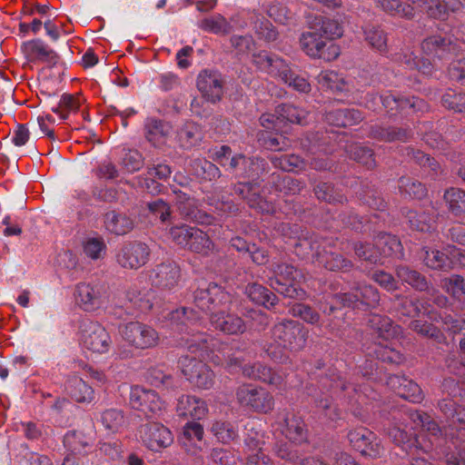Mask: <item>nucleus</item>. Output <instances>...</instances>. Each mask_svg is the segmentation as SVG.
<instances>
[{
    "instance_id": "6ab92c4d",
    "label": "nucleus",
    "mask_w": 465,
    "mask_h": 465,
    "mask_svg": "<svg viewBox=\"0 0 465 465\" xmlns=\"http://www.w3.org/2000/svg\"><path fill=\"white\" fill-rule=\"evenodd\" d=\"M104 226L108 232L115 235H124L134 226V220L124 213L110 211L104 214Z\"/></svg>"
},
{
    "instance_id": "4be33fe9",
    "label": "nucleus",
    "mask_w": 465,
    "mask_h": 465,
    "mask_svg": "<svg viewBox=\"0 0 465 465\" xmlns=\"http://www.w3.org/2000/svg\"><path fill=\"white\" fill-rule=\"evenodd\" d=\"M420 258L431 269H448L452 264L450 255L446 248L441 252L438 249L425 247L420 252Z\"/></svg>"
},
{
    "instance_id": "c9c22d12",
    "label": "nucleus",
    "mask_w": 465,
    "mask_h": 465,
    "mask_svg": "<svg viewBox=\"0 0 465 465\" xmlns=\"http://www.w3.org/2000/svg\"><path fill=\"white\" fill-rule=\"evenodd\" d=\"M314 194L318 200L329 203H342L346 199L343 194L337 191L331 183H320L314 189Z\"/></svg>"
},
{
    "instance_id": "79ce46f5",
    "label": "nucleus",
    "mask_w": 465,
    "mask_h": 465,
    "mask_svg": "<svg viewBox=\"0 0 465 465\" xmlns=\"http://www.w3.org/2000/svg\"><path fill=\"white\" fill-rule=\"evenodd\" d=\"M200 27L206 32L216 35L228 34L232 29L231 25L221 15H216L203 20L200 24Z\"/></svg>"
},
{
    "instance_id": "0e129e2a",
    "label": "nucleus",
    "mask_w": 465,
    "mask_h": 465,
    "mask_svg": "<svg viewBox=\"0 0 465 465\" xmlns=\"http://www.w3.org/2000/svg\"><path fill=\"white\" fill-rule=\"evenodd\" d=\"M364 456H369L372 459L380 458L384 453V448L380 439L373 433L372 440H369L364 447V450L360 451Z\"/></svg>"
},
{
    "instance_id": "338daca9",
    "label": "nucleus",
    "mask_w": 465,
    "mask_h": 465,
    "mask_svg": "<svg viewBox=\"0 0 465 465\" xmlns=\"http://www.w3.org/2000/svg\"><path fill=\"white\" fill-rule=\"evenodd\" d=\"M413 422L412 429L426 428L428 430H435L437 429L436 423L429 420V417L423 416L418 411H411L409 410V421Z\"/></svg>"
},
{
    "instance_id": "a19ab883",
    "label": "nucleus",
    "mask_w": 465,
    "mask_h": 465,
    "mask_svg": "<svg viewBox=\"0 0 465 465\" xmlns=\"http://www.w3.org/2000/svg\"><path fill=\"white\" fill-rule=\"evenodd\" d=\"M270 160L274 167L284 172H293L303 168L302 159L296 154H285L282 156H271Z\"/></svg>"
},
{
    "instance_id": "a211bd4d",
    "label": "nucleus",
    "mask_w": 465,
    "mask_h": 465,
    "mask_svg": "<svg viewBox=\"0 0 465 465\" xmlns=\"http://www.w3.org/2000/svg\"><path fill=\"white\" fill-rule=\"evenodd\" d=\"M176 411L182 417L202 420L206 416L208 410L203 400L194 396L183 395L178 400Z\"/></svg>"
},
{
    "instance_id": "72a5a7b5",
    "label": "nucleus",
    "mask_w": 465,
    "mask_h": 465,
    "mask_svg": "<svg viewBox=\"0 0 465 465\" xmlns=\"http://www.w3.org/2000/svg\"><path fill=\"white\" fill-rule=\"evenodd\" d=\"M25 52L31 59L51 61L56 57L55 53L41 40L26 43Z\"/></svg>"
},
{
    "instance_id": "412c9836",
    "label": "nucleus",
    "mask_w": 465,
    "mask_h": 465,
    "mask_svg": "<svg viewBox=\"0 0 465 465\" xmlns=\"http://www.w3.org/2000/svg\"><path fill=\"white\" fill-rule=\"evenodd\" d=\"M242 373L245 377L259 380L272 385H279L282 382V377L279 374L262 363L245 365L242 369Z\"/></svg>"
},
{
    "instance_id": "de8ad7c7",
    "label": "nucleus",
    "mask_w": 465,
    "mask_h": 465,
    "mask_svg": "<svg viewBox=\"0 0 465 465\" xmlns=\"http://www.w3.org/2000/svg\"><path fill=\"white\" fill-rule=\"evenodd\" d=\"M291 313L294 317H299L302 321L310 324H318L321 315L311 306L304 303H295L291 308Z\"/></svg>"
},
{
    "instance_id": "a18cd8bd",
    "label": "nucleus",
    "mask_w": 465,
    "mask_h": 465,
    "mask_svg": "<svg viewBox=\"0 0 465 465\" xmlns=\"http://www.w3.org/2000/svg\"><path fill=\"white\" fill-rule=\"evenodd\" d=\"M215 437L223 443H229L234 440L238 436L235 427L226 421H216L212 428Z\"/></svg>"
},
{
    "instance_id": "aec40b11",
    "label": "nucleus",
    "mask_w": 465,
    "mask_h": 465,
    "mask_svg": "<svg viewBox=\"0 0 465 465\" xmlns=\"http://www.w3.org/2000/svg\"><path fill=\"white\" fill-rule=\"evenodd\" d=\"M284 424L282 431L291 441L300 444L307 440V429L301 417L287 413L284 418Z\"/></svg>"
},
{
    "instance_id": "5701e85b",
    "label": "nucleus",
    "mask_w": 465,
    "mask_h": 465,
    "mask_svg": "<svg viewBox=\"0 0 465 465\" xmlns=\"http://www.w3.org/2000/svg\"><path fill=\"white\" fill-rule=\"evenodd\" d=\"M248 297L255 303L262 304L271 310L278 303V297L264 286L258 283H252L246 287Z\"/></svg>"
},
{
    "instance_id": "864d4df0",
    "label": "nucleus",
    "mask_w": 465,
    "mask_h": 465,
    "mask_svg": "<svg viewBox=\"0 0 465 465\" xmlns=\"http://www.w3.org/2000/svg\"><path fill=\"white\" fill-rule=\"evenodd\" d=\"M356 292L360 297V305L375 307L380 301L377 290L371 285H360L356 287Z\"/></svg>"
},
{
    "instance_id": "6e6d98bb",
    "label": "nucleus",
    "mask_w": 465,
    "mask_h": 465,
    "mask_svg": "<svg viewBox=\"0 0 465 465\" xmlns=\"http://www.w3.org/2000/svg\"><path fill=\"white\" fill-rule=\"evenodd\" d=\"M267 73L272 76L280 78L282 82L288 81L291 70L288 64L281 58L273 56Z\"/></svg>"
},
{
    "instance_id": "49530a36",
    "label": "nucleus",
    "mask_w": 465,
    "mask_h": 465,
    "mask_svg": "<svg viewBox=\"0 0 465 465\" xmlns=\"http://www.w3.org/2000/svg\"><path fill=\"white\" fill-rule=\"evenodd\" d=\"M348 439L351 446L358 451L364 450L369 440H372L373 432L367 428L360 427L351 430L348 433Z\"/></svg>"
},
{
    "instance_id": "2f4dec72",
    "label": "nucleus",
    "mask_w": 465,
    "mask_h": 465,
    "mask_svg": "<svg viewBox=\"0 0 465 465\" xmlns=\"http://www.w3.org/2000/svg\"><path fill=\"white\" fill-rule=\"evenodd\" d=\"M179 140L184 148H191L202 140V133L198 124L193 121H186L183 127L179 131Z\"/></svg>"
},
{
    "instance_id": "e433bc0d",
    "label": "nucleus",
    "mask_w": 465,
    "mask_h": 465,
    "mask_svg": "<svg viewBox=\"0 0 465 465\" xmlns=\"http://www.w3.org/2000/svg\"><path fill=\"white\" fill-rule=\"evenodd\" d=\"M444 200L450 211L460 215L465 213V192L458 188H450L444 193Z\"/></svg>"
},
{
    "instance_id": "3c124183",
    "label": "nucleus",
    "mask_w": 465,
    "mask_h": 465,
    "mask_svg": "<svg viewBox=\"0 0 465 465\" xmlns=\"http://www.w3.org/2000/svg\"><path fill=\"white\" fill-rule=\"evenodd\" d=\"M354 251L355 254L360 259L371 263H377L381 261L380 252L377 248L376 242L374 244L358 242L354 245Z\"/></svg>"
},
{
    "instance_id": "8fccbe9b",
    "label": "nucleus",
    "mask_w": 465,
    "mask_h": 465,
    "mask_svg": "<svg viewBox=\"0 0 465 465\" xmlns=\"http://www.w3.org/2000/svg\"><path fill=\"white\" fill-rule=\"evenodd\" d=\"M421 47L429 54L438 53L439 51H448L450 53L455 50V45L450 40L447 41L440 36L427 38L422 42Z\"/></svg>"
},
{
    "instance_id": "680f3d73",
    "label": "nucleus",
    "mask_w": 465,
    "mask_h": 465,
    "mask_svg": "<svg viewBox=\"0 0 465 465\" xmlns=\"http://www.w3.org/2000/svg\"><path fill=\"white\" fill-rule=\"evenodd\" d=\"M65 442L74 448V450H78L79 447L84 448L90 444L92 441V438L84 434L82 431H72L68 432L64 438Z\"/></svg>"
},
{
    "instance_id": "b1692460",
    "label": "nucleus",
    "mask_w": 465,
    "mask_h": 465,
    "mask_svg": "<svg viewBox=\"0 0 465 465\" xmlns=\"http://www.w3.org/2000/svg\"><path fill=\"white\" fill-rule=\"evenodd\" d=\"M191 252L207 256L214 248V244L203 231L195 228L186 247Z\"/></svg>"
},
{
    "instance_id": "603ef678",
    "label": "nucleus",
    "mask_w": 465,
    "mask_h": 465,
    "mask_svg": "<svg viewBox=\"0 0 465 465\" xmlns=\"http://www.w3.org/2000/svg\"><path fill=\"white\" fill-rule=\"evenodd\" d=\"M256 163L253 160L246 158L243 154H236L231 158L230 161V168L232 171H236L238 168L242 169V172L240 173L242 177H253L252 167Z\"/></svg>"
},
{
    "instance_id": "bb28decb",
    "label": "nucleus",
    "mask_w": 465,
    "mask_h": 465,
    "mask_svg": "<svg viewBox=\"0 0 465 465\" xmlns=\"http://www.w3.org/2000/svg\"><path fill=\"white\" fill-rule=\"evenodd\" d=\"M55 114H86V105L84 103V98L80 95L64 94L59 102V110H54Z\"/></svg>"
},
{
    "instance_id": "dca6fc26",
    "label": "nucleus",
    "mask_w": 465,
    "mask_h": 465,
    "mask_svg": "<svg viewBox=\"0 0 465 465\" xmlns=\"http://www.w3.org/2000/svg\"><path fill=\"white\" fill-rule=\"evenodd\" d=\"M210 323L216 330L227 335H239L246 331L245 322L235 313L223 311L212 312Z\"/></svg>"
},
{
    "instance_id": "4c0bfd02",
    "label": "nucleus",
    "mask_w": 465,
    "mask_h": 465,
    "mask_svg": "<svg viewBox=\"0 0 465 465\" xmlns=\"http://www.w3.org/2000/svg\"><path fill=\"white\" fill-rule=\"evenodd\" d=\"M192 166L195 174L204 180L213 181L222 175L220 169L214 163L204 159L193 160Z\"/></svg>"
},
{
    "instance_id": "c85d7f7f",
    "label": "nucleus",
    "mask_w": 465,
    "mask_h": 465,
    "mask_svg": "<svg viewBox=\"0 0 465 465\" xmlns=\"http://www.w3.org/2000/svg\"><path fill=\"white\" fill-rule=\"evenodd\" d=\"M300 42L302 50L309 56L313 58H319V55H321V48L326 45V42L317 32L302 34Z\"/></svg>"
},
{
    "instance_id": "0eeeda50",
    "label": "nucleus",
    "mask_w": 465,
    "mask_h": 465,
    "mask_svg": "<svg viewBox=\"0 0 465 465\" xmlns=\"http://www.w3.org/2000/svg\"><path fill=\"white\" fill-rule=\"evenodd\" d=\"M122 335L128 344L141 350L153 348L159 341L157 331L151 326L139 322H131L124 325Z\"/></svg>"
},
{
    "instance_id": "9b49d317",
    "label": "nucleus",
    "mask_w": 465,
    "mask_h": 465,
    "mask_svg": "<svg viewBox=\"0 0 465 465\" xmlns=\"http://www.w3.org/2000/svg\"><path fill=\"white\" fill-rule=\"evenodd\" d=\"M139 434L144 445L153 451L167 448L173 441L171 430L160 422H147L141 425Z\"/></svg>"
},
{
    "instance_id": "4468645a",
    "label": "nucleus",
    "mask_w": 465,
    "mask_h": 465,
    "mask_svg": "<svg viewBox=\"0 0 465 465\" xmlns=\"http://www.w3.org/2000/svg\"><path fill=\"white\" fill-rule=\"evenodd\" d=\"M106 288L102 283H79L75 291L76 302L84 311L99 308L105 298Z\"/></svg>"
},
{
    "instance_id": "6e6552de",
    "label": "nucleus",
    "mask_w": 465,
    "mask_h": 465,
    "mask_svg": "<svg viewBox=\"0 0 465 465\" xmlns=\"http://www.w3.org/2000/svg\"><path fill=\"white\" fill-rule=\"evenodd\" d=\"M193 302L202 311H214L231 303V296L222 286L211 282L194 292Z\"/></svg>"
},
{
    "instance_id": "052dcab7",
    "label": "nucleus",
    "mask_w": 465,
    "mask_h": 465,
    "mask_svg": "<svg viewBox=\"0 0 465 465\" xmlns=\"http://www.w3.org/2000/svg\"><path fill=\"white\" fill-rule=\"evenodd\" d=\"M274 451L277 457L292 463L297 462L300 458L298 451L292 450L291 445L287 442L276 443Z\"/></svg>"
},
{
    "instance_id": "f8f14e48",
    "label": "nucleus",
    "mask_w": 465,
    "mask_h": 465,
    "mask_svg": "<svg viewBox=\"0 0 465 465\" xmlns=\"http://www.w3.org/2000/svg\"><path fill=\"white\" fill-rule=\"evenodd\" d=\"M130 404L133 409L142 411L147 417L156 415L163 409V402L154 391L139 386L132 388Z\"/></svg>"
},
{
    "instance_id": "393cba45",
    "label": "nucleus",
    "mask_w": 465,
    "mask_h": 465,
    "mask_svg": "<svg viewBox=\"0 0 465 465\" xmlns=\"http://www.w3.org/2000/svg\"><path fill=\"white\" fill-rule=\"evenodd\" d=\"M345 151L351 159L362 164L367 169L375 167L376 163L371 149L359 143H351L346 145Z\"/></svg>"
},
{
    "instance_id": "69168bd1",
    "label": "nucleus",
    "mask_w": 465,
    "mask_h": 465,
    "mask_svg": "<svg viewBox=\"0 0 465 465\" xmlns=\"http://www.w3.org/2000/svg\"><path fill=\"white\" fill-rule=\"evenodd\" d=\"M183 436L188 440H197L200 441L203 437V426L195 421L187 422L183 430Z\"/></svg>"
},
{
    "instance_id": "f257e3e1",
    "label": "nucleus",
    "mask_w": 465,
    "mask_h": 465,
    "mask_svg": "<svg viewBox=\"0 0 465 465\" xmlns=\"http://www.w3.org/2000/svg\"><path fill=\"white\" fill-rule=\"evenodd\" d=\"M176 317L181 321L179 330L184 332L186 337L185 346L193 353L199 352L203 358H210L217 364L237 365V359H232L228 353L229 345L220 340L201 332L197 327L202 322V316L192 308L183 307L175 312Z\"/></svg>"
},
{
    "instance_id": "58836bf2",
    "label": "nucleus",
    "mask_w": 465,
    "mask_h": 465,
    "mask_svg": "<svg viewBox=\"0 0 465 465\" xmlns=\"http://www.w3.org/2000/svg\"><path fill=\"white\" fill-rule=\"evenodd\" d=\"M171 125L163 119H153L150 124H147V140L153 145L160 143L159 138H163L168 135L171 132Z\"/></svg>"
},
{
    "instance_id": "f704fd0d",
    "label": "nucleus",
    "mask_w": 465,
    "mask_h": 465,
    "mask_svg": "<svg viewBox=\"0 0 465 465\" xmlns=\"http://www.w3.org/2000/svg\"><path fill=\"white\" fill-rule=\"evenodd\" d=\"M70 393L78 402L91 401L94 398V390L83 379L74 377L69 381Z\"/></svg>"
},
{
    "instance_id": "473e14b6",
    "label": "nucleus",
    "mask_w": 465,
    "mask_h": 465,
    "mask_svg": "<svg viewBox=\"0 0 465 465\" xmlns=\"http://www.w3.org/2000/svg\"><path fill=\"white\" fill-rule=\"evenodd\" d=\"M318 83L322 88L332 91H346V83L341 75L334 71H322L318 75Z\"/></svg>"
},
{
    "instance_id": "7ed1b4c3",
    "label": "nucleus",
    "mask_w": 465,
    "mask_h": 465,
    "mask_svg": "<svg viewBox=\"0 0 465 465\" xmlns=\"http://www.w3.org/2000/svg\"><path fill=\"white\" fill-rule=\"evenodd\" d=\"M273 276L269 279L270 286L280 294L291 299L302 300L305 292L299 287L300 272L288 263L272 264Z\"/></svg>"
},
{
    "instance_id": "f03ea898",
    "label": "nucleus",
    "mask_w": 465,
    "mask_h": 465,
    "mask_svg": "<svg viewBox=\"0 0 465 465\" xmlns=\"http://www.w3.org/2000/svg\"><path fill=\"white\" fill-rule=\"evenodd\" d=\"M272 338L283 349L300 351L306 346L309 330L298 321L283 319L272 328Z\"/></svg>"
},
{
    "instance_id": "9d476101",
    "label": "nucleus",
    "mask_w": 465,
    "mask_h": 465,
    "mask_svg": "<svg viewBox=\"0 0 465 465\" xmlns=\"http://www.w3.org/2000/svg\"><path fill=\"white\" fill-rule=\"evenodd\" d=\"M150 249L141 242H130L124 244L116 254L117 263L130 270H137L149 260Z\"/></svg>"
},
{
    "instance_id": "c756f323",
    "label": "nucleus",
    "mask_w": 465,
    "mask_h": 465,
    "mask_svg": "<svg viewBox=\"0 0 465 465\" xmlns=\"http://www.w3.org/2000/svg\"><path fill=\"white\" fill-rule=\"evenodd\" d=\"M368 325L378 335V337L385 340L394 334L392 322L387 316L371 314L368 318Z\"/></svg>"
},
{
    "instance_id": "2eb2a0df",
    "label": "nucleus",
    "mask_w": 465,
    "mask_h": 465,
    "mask_svg": "<svg viewBox=\"0 0 465 465\" xmlns=\"http://www.w3.org/2000/svg\"><path fill=\"white\" fill-rule=\"evenodd\" d=\"M196 84L203 97L211 103L220 101L223 94L222 76L216 71H202L197 76Z\"/></svg>"
},
{
    "instance_id": "f3484780",
    "label": "nucleus",
    "mask_w": 465,
    "mask_h": 465,
    "mask_svg": "<svg viewBox=\"0 0 465 465\" xmlns=\"http://www.w3.org/2000/svg\"><path fill=\"white\" fill-rule=\"evenodd\" d=\"M234 193L244 200L247 204L262 213H268L271 205L261 195V185L258 182L237 183L233 185Z\"/></svg>"
},
{
    "instance_id": "7c9ffc66",
    "label": "nucleus",
    "mask_w": 465,
    "mask_h": 465,
    "mask_svg": "<svg viewBox=\"0 0 465 465\" xmlns=\"http://www.w3.org/2000/svg\"><path fill=\"white\" fill-rule=\"evenodd\" d=\"M98 421L105 430L115 433L124 425V416L120 410L108 409L101 413Z\"/></svg>"
},
{
    "instance_id": "1a4fd4ad",
    "label": "nucleus",
    "mask_w": 465,
    "mask_h": 465,
    "mask_svg": "<svg viewBox=\"0 0 465 465\" xmlns=\"http://www.w3.org/2000/svg\"><path fill=\"white\" fill-rule=\"evenodd\" d=\"M179 363L183 375L191 383L204 390L213 385L214 374L202 361L186 355L180 358Z\"/></svg>"
},
{
    "instance_id": "09e8293b",
    "label": "nucleus",
    "mask_w": 465,
    "mask_h": 465,
    "mask_svg": "<svg viewBox=\"0 0 465 465\" xmlns=\"http://www.w3.org/2000/svg\"><path fill=\"white\" fill-rule=\"evenodd\" d=\"M195 227L186 224L172 226L169 229L170 239L177 245L187 247L190 238L193 233Z\"/></svg>"
},
{
    "instance_id": "cd10ccee",
    "label": "nucleus",
    "mask_w": 465,
    "mask_h": 465,
    "mask_svg": "<svg viewBox=\"0 0 465 465\" xmlns=\"http://www.w3.org/2000/svg\"><path fill=\"white\" fill-rule=\"evenodd\" d=\"M441 286L454 300L465 305V281L462 277L453 274L443 279Z\"/></svg>"
},
{
    "instance_id": "c03bdc74",
    "label": "nucleus",
    "mask_w": 465,
    "mask_h": 465,
    "mask_svg": "<svg viewBox=\"0 0 465 465\" xmlns=\"http://www.w3.org/2000/svg\"><path fill=\"white\" fill-rule=\"evenodd\" d=\"M441 101L443 106L453 113L465 114V94L448 90L443 94Z\"/></svg>"
},
{
    "instance_id": "20e7f679",
    "label": "nucleus",
    "mask_w": 465,
    "mask_h": 465,
    "mask_svg": "<svg viewBox=\"0 0 465 465\" xmlns=\"http://www.w3.org/2000/svg\"><path fill=\"white\" fill-rule=\"evenodd\" d=\"M237 402L243 408L256 412L267 413L273 409L272 395L263 388L242 384L235 391Z\"/></svg>"
},
{
    "instance_id": "bf43d9fd",
    "label": "nucleus",
    "mask_w": 465,
    "mask_h": 465,
    "mask_svg": "<svg viewBox=\"0 0 465 465\" xmlns=\"http://www.w3.org/2000/svg\"><path fill=\"white\" fill-rule=\"evenodd\" d=\"M104 250L105 244L102 239H89L84 246V253L94 260L101 258L104 253Z\"/></svg>"
},
{
    "instance_id": "a878e982",
    "label": "nucleus",
    "mask_w": 465,
    "mask_h": 465,
    "mask_svg": "<svg viewBox=\"0 0 465 465\" xmlns=\"http://www.w3.org/2000/svg\"><path fill=\"white\" fill-rule=\"evenodd\" d=\"M380 257H390L392 255H403L401 242L391 234H381L375 240Z\"/></svg>"
},
{
    "instance_id": "13d9d810",
    "label": "nucleus",
    "mask_w": 465,
    "mask_h": 465,
    "mask_svg": "<svg viewBox=\"0 0 465 465\" xmlns=\"http://www.w3.org/2000/svg\"><path fill=\"white\" fill-rule=\"evenodd\" d=\"M267 13L270 17L280 24H285L291 18L287 6L282 3H272L269 5Z\"/></svg>"
},
{
    "instance_id": "39448f33",
    "label": "nucleus",
    "mask_w": 465,
    "mask_h": 465,
    "mask_svg": "<svg viewBox=\"0 0 465 465\" xmlns=\"http://www.w3.org/2000/svg\"><path fill=\"white\" fill-rule=\"evenodd\" d=\"M302 244H309L311 249L315 251V259L318 264L329 271L348 272L353 266L352 262L336 252L330 242L318 243L305 241Z\"/></svg>"
},
{
    "instance_id": "e2e57ef3",
    "label": "nucleus",
    "mask_w": 465,
    "mask_h": 465,
    "mask_svg": "<svg viewBox=\"0 0 465 465\" xmlns=\"http://www.w3.org/2000/svg\"><path fill=\"white\" fill-rule=\"evenodd\" d=\"M333 300L336 304H340L342 307L358 308L360 306V297L356 292V288L352 292L336 293L333 296Z\"/></svg>"
},
{
    "instance_id": "774afa93",
    "label": "nucleus",
    "mask_w": 465,
    "mask_h": 465,
    "mask_svg": "<svg viewBox=\"0 0 465 465\" xmlns=\"http://www.w3.org/2000/svg\"><path fill=\"white\" fill-rule=\"evenodd\" d=\"M388 436L395 445L403 449L407 438L405 425L403 423L392 424L388 430Z\"/></svg>"
},
{
    "instance_id": "4d7b16f0",
    "label": "nucleus",
    "mask_w": 465,
    "mask_h": 465,
    "mask_svg": "<svg viewBox=\"0 0 465 465\" xmlns=\"http://www.w3.org/2000/svg\"><path fill=\"white\" fill-rule=\"evenodd\" d=\"M123 165L129 173H134L143 167V156L135 150L128 151L123 158Z\"/></svg>"
},
{
    "instance_id": "423d86ee",
    "label": "nucleus",
    "mask_w": 465,
    "mask_h": 465,
    "mask_svg": "<svg viewBox=\"0 0 465 465\" xmlns=\"http://www.w3.org/2000/svg\"><path fill=\"white\" fill-rule=\"evenodd\" d=\"M80 330L82 342L87 350L97 353H104L109 350L112 343L110 335L100 323L84 320Z\"/></svg>"
},
{
    "instance_id": "37998d69",
    "label": "nucleus",
    "mask_w": 465,
    "mask_h": 465,
    "mask_svg": "<svg viewBox=\"0 0 465 465\" xmlns=\"http://www.w3.org/2000/svg\"><path fill=\"white\" fill-rule=\"evenodd\" d=\"M365 40L374 49L380 52L386 50L387 37L383 31L375 26L368 25L363 28Z\"/></svg>"
},
{
    "instance_id": "5fc2aeb1",
    "label": "nucleus",
    "mask_w": 465,
    "mask_h": 465,
    "mask_svg": "<svg viewBox=\"0 0 465 465\" xmlns=\"http://www.w3.org/2000/svg\"><path fill=\"white\" fill-rule=\"evenodd\" d=\"M147 208L149 212L158 217L162 223H166L171 218V207L169 203L162 199H157L148 203Z\"/></svg>"
},
{
    "instance_id": "ea45409f",
    "label": "nucleus",
    "mask_w": 465,
    "mask_h": 465,
    "mask_svg": "<svg viewBox=\"0 0 465 465\" xmlns=\"http://www.w3.org/2000/svg\"><path fill=\"white\" fill-rule=\"evenodd\" d=\"M330 40L337 39L342 36L343 29L338 21L330 18H320L313 27Z\"/></svg>"
},
{
    "instance_id": "ddd939ff",
    "label": "nucleus",
    "mask_w": 465,
    "mask_h": 465,
    "mask_svg": "<svg viewBox=\"0 0 465 465\" xmlns=\"http://www.w3.org/2000/svg\"><path fill=\"white\" fill-rule=\"evenodd\" d=\"M181 270L174 262H164L155 265L150 272L149 278L157 288L171 290L180 280Z\"/></svg>"
}]
</instances>
